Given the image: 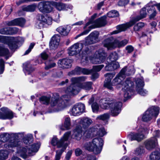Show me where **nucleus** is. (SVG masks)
Segmentation results:
<instances>
[{
    "instance_id": "obj_1",
    "label": "nucleus",
    "mask_w": 160,
    "mask_h": 160,
    "mask_svg": "<svg viewBox=\"0 0 160 160\" xmlns=\"http://www.w3.org/2000/svg\"><path fill=\"white\" fill-rule=\"evenodd\" d=\"M126 68L125 67L121 70L113 80L112 83L114 85L117 86L118 88L122 87V90L124 92V97L128 99L131 98L132 95V88L133 86V83L130 78H127L124 82L122 81L125 77Z\"/></svg>"
},
{
    "instance_id": "obj_2",
    "label": "nucleus",
    "mask_w": 160,
    "mask_h": 160,
    "mask_svg": "<svg viewBox=\"0 0 160 160\" xmlns=\"http://www.w3.org/2000/svg\"><path fill=\"white\" fill-rule=\"evenodd\" d=\"M69 98L68 95H64L62 96L61 99H59L57 94H53L50 102L51 107L52 109L51 112L58 111L65 108Z\"/></svg>"
},
{
    "instance_id": "obj_3",
    "label": "nucleus",
    "mask_w": 160,
    "mask_h": 160,
    "mask_svg": "<svg viewBox=\"0 0 160 160\" xmlns=\"http://www.w3.org/2000/svg\"><path fill=\"white\" fill-rule=\"evenodd\" d=\"M101 107L105 109H110L112 116H115L118 115L121 111V108L122 106V103L118 102L114 100H111L104 99L101 100Z\"/></svg>"
},
{
    "instance_id": "obj_4",
    "label": "nucleus",
    "mask_w": 160,
    "mask_h": 160,
    "mask_svg": "<svg viewBox=\"0 0 160 160\" xmlns=\"http://www.w3.org/2000/svg\"><path fill=\"white\" fill-rule=\"evenodd\" d=\"M40 146L39 142L34 143L26 147H20L17 149V153L24 158L28 156H32L38 152Z\"/></svg>"
},
{
    "instance_id": "obj_5",
    "label": "nucleus",
    "mask_w": 160,
    "mask_h": 160,
    "mask_svg": "<svg viewBox=\"0 0 160 160\" xmlns=\"http://www.w3.org/2000/svg\"><path fill=\"white\" fill-rule=\"evenodd\" d=\"M103 141L101 138H95L91 142L85 143L84 147L88 151L93 152L95 154L100 153L103 145Z\"/></svg>"
},
{
    "instance_id": "obj_6",
    "label": "nucleus",
    "mask_w": 160,
    "mask_h": 160,
    "mask_svg": "<svg viewBox=\"0 0 160 160\" xmlns=\"http://www.w3.org/2000/svg\"><path fill=\"white\" fill-rule=\"evenodd\" d=\"M86 79V77L85 76L72 78L71 79L72 84L65 90V92L70 95L77 94L79 91V87L76 84L85 81Z\"/></svg>"
},
{
    "instance_id": "obj_7",
    "label": "nucleus",
    "mask_w": 160,
    "mask_h": 160,
    "mask_svg": "<svg viewBox=\"0 0 160 160\" xmlns=\"http://www.w3.org/2000/svg\"><path fill=\"white\" fill-rule=\"evenodd\" d=\"M24 134V132L11 133V138L9 140L8 144H5V147L9 149H10V148L15 147H17V148L19 147H21L20 145L22 142L20 140L23 138Z\"/></svg>"
},
{
    "instance_id": "obj_8",
    "label": "nucleus",
    "mask_w": 160,
    "mask_h": 160,
    "mask_svg": "<svg viewBox=\"0 0 160 160\" xmlns=\"http://www.w3.org/2000/svg\"><path fill=\"white\" fill-rule=\"evenodd\" d=\"M112 37H110L105 40L103 42L104 46L106 47L108 49H112L116 47L120 48L126 45L128 41L127 39H124L120 41L118 39L113 40Z\"/></svg>"
},
{
    "instance_id": "obj_9",
    "label": "nucleus",
    "mask_w": 160,
    "mask_h": 160,
    "mask_svg": "<svg viewBox=\"0 0 160 160\" xmlns=\"http://www.w3.org/2000/svg\"><path fill=\"white\" fill-rule=\"evenodd\" d=\"M148 128L144 125H142L138 129V132H131L128 136V138L130 140H136L140 141L144 138V134L148 132Z\"/></svg>"
},
{
    "instance_id": "obj_10",
    "label": "nucleus",
    "mask_w": 160,
    "mask_h": 160,
    "mask_svg": "<svg viewBox=\"0 0 160 160\" xmlns=\"http://www.w3.org/2000/svg\"><path fill=\"white\" fill-rule=\"evenodd\" d=\"M160 109L159 107L152 106L146 111L142 117V120L144 122L150 121L152 118H156L158 116Z\"/></svg>"
},
{
    "instance_id": "obj_11",
    "label": "nucleus",
    "mask_w": 160,
    "mask_h": 160,
    "mask_svg": "<svg viewBox=\"0 0 160 160\" xmlns=\"http://www.w3.org/2000/svg\"><path fill=\"white\" fill-rule=\"evenodd\" d=\"M106 23V16H102L97 19L94 22V26H93L92 25L89 26L88 27V29L84 30L77 36L75 38L76 39L81 36L87 34L92 28H94L95 27H100L104 26Z\"/></svg>"
},
{
    "instance_id": "obj_12",
    "label": "nucleus",
    "mask_w": 160,
    "mask_h": 160,
    "mask_svg": "<svg viewBox=\"0 0 160 160\" xmlns=\"http://www.w3.org/2000/svg\"><path fill=\"white\" fill-rule=\"evenodd\" d=\"M71 134V132L68 131L66 132L60 141H58L56 136H54L52 139L51 143L53 146L57 145L58 148L66 147L67 144L65 142L68 139Z\"/></svg>"
},
{
    "instance_id": "obj_13",
    "label": "nucleus",
    "mask_w": 160,
    "mask_h": 160,
    "mask_svg": "<svg viewBox=\"0 0 160 160\" xmlns=\"http://www.w3.org/2000/svg\"><path fill=\"white\" fill-rule=\"evenodd\" d=\"M107 55L102 49L97 51L92 57L90 58L91 62L93 63L97 64L103 62Z\"/></svg>"
},
{
    "instance_id": "obj_14",
    "label": "nucleus",
    "mask_w": 160,
    "mask_h": 160,
    "mask_svg": "<svg viewBox=\"0 0 160 160\" xmlns=\"http://www.w3.org/2000/svg\"><path fill=\"white\" fill-rule=\"evenodd\" d=\"M54 1H43L39 2L38 8L39 11L42 13H49L53 10Z\"/></svg>"
},
{
    "instance_id": "obj_15",
    "label": "nucleus",
    "mask_w": 160,
    "mask_h": 160,
    "mask_svg": "<svg viewBox=\"0 0 160 160\" xmlns=\"http://www.w3.org/2000/svg\"><path fill=\"white\" fill-rule=\"evenodd\" d=\"M154 6H156L158 10L160 11V3H156L155 1H151L146 5L147 12L150 14L149 18L150 19L153 18L157 14Z\"/></svg>"
},
{
    "instance_id": "obj_16",
    "label": "nucleus",
    "mask_w": 160,
    "mask_h": 160,
    "mask_svg": "<svg viewBox=\"0 0 160 160\" xmlns=\"http://www.w3.org/2000/svg\"><path fill=\"white\" fill-rule=\"evenodd\" d=\"M83 47V44L82 43H76L70 47L68 49V53L70 56H73L80 52Z\"/></svg>"
},
{
    "instance_id": "obj_17",
    "label": "nucleus",
    "mask_w": 160,
    "mask_h": 160,
    "mask_svg": "<svg viewBox=\"0 0 160 160\" xmlns=\"http://www.w3.org/2000/svg\"><path fill=\"white\" fill-rule=\"evenodd\" d=\"M85 108V105L82 103L76 104L73 106L70 111V114L73 116H78L84 112Z\"/></svg>"
},
{
    "instance_id": "obj_18",
    "label": "nucleus",
    "mask_w": 160,
    "mask_h": 160,
    "mask_svg": "<svg viewBox=\"0 0 160 160\" xmlns=\"http://www.w3.org/2000/svg\"><path fill=\"white\" fill-rule=\"evenodd\" d=\"M10 42L8 43V45L11 50L16 49L17 48V44H22L24 41V39L21 37H13L10 38Z\"/></svg>"
},
{
    "instance_id": "obj_19",
    "label": "nucleus",
    "mask_w": 160,
    "mask_h": 160,
    "mask_svg": "<svg viewBox=\"0 0 160 160\" xmlns=\"http://www.w3.org/2000/svg\"><path fill=\"white\" fill-rule=\"evenodd\" d=\"M97 130L95 128L92 127L86 130L83 134L84 136L87 138H91L93 137L98 136L100 137H103L104 135V131H102V133L97 132Z\"/></svg>"
},
{
    "instance_id": "obj_20",
    "label": "nucleus",
    "mask_w": 160,
    "mask_h": 160,
    "mask_svg": "<svg viewBox=\"0 0 160 160\" xmlns=\"http://www.w3.org/2000/svg\"><path fill=\"white\" fill-rule=\"evenodd\" d=\"M99 32L94 31L91 32L85 38V43L87 44H91L95 43L98 41Z\"/></svg>"
},
{
    "instance_id": "obj_21",
    "label": "nucleus",
    "mask_w": 160,
    "mask_h": 160,
    "mask_svg": "<svg viewBox=\"0 0 160 160\" xmlns=\"http://www.w3.org/2000/svg\"><path fill=\"white\" fill-rule=\"evenodd\" d=\"M115 74V73H108L104 75L105 80L104 82V86L110 90H113V88L111 83V81Z\"/></svg>"
},
{
    "instance_id": "obj_22",
    "label": "nucleus",
    "mask_w": 160,
    "mask_h": 160,
    "mask_svg": "<svg viewBox=\"0 0 160 160\" xmlns=\"http://www.w3.org/2000/svg\"><path fill=\"white\" fill-rule=\"evenodd\" d=\"M158 144L157 140L154 137L146 140L144 145L146 148L149 150H152L155 148Z\"/></svg>"
},
{
    "instance_id": "obj_23",
    "label": "nucleus",
    "mask_w": 160,
    "mask_h": 160,
    "mask_svg": "<svg viewBox=\"0 0 160 160\" xmlns=\"http://www.w3.org/2000/svg\"><path fill=\"white\" fill-rule=\"evenodd\" d=\"M134 23H135V22L132 20L128 23L119 25L117 26L118 30L113 31L112 33V34H117L121 31H124L128 28L133 25Z\"/></svg>"
},
{
    "instance_id": "obj_24",
    "label": "nucleus",
    "mask_w": 160,
    "mask_h": 160,
    "mask_svg": "<svg viewBox=\"0 0 160 160\" xmlns=\"http://www.w3.org/2000/svg\"><path fill=\"white\" fill-rule=\"evenodd\" d=\"M60 40V37L59 35L57 34L53 36L49 43L50 49L51 50L56 49L59 45Z\"/></svg>"
},
{
    "instance_id": "obj_25",
    "label": "nucleus",
    "mask_w": 160,
    "mask_h": 160,
    "mask_svg": "<svg viewBox=\"0 0 160 160\" xmlns=\"http://www.w3.org/2000/svg\"><path fill=\"white\" fill-rule=\"evenodd\" d=\"M2 112V119H10L13 117V114L11 111L6 107H3L0 109Z\"/></svg>"
},
{
    "instance_id": "obj_26",
    "label": "nucleus",
    "mask_w": 160,
    "mask_h": 160,
    "mask_svg": "<svg viewBox=\"0 0 160 160\" xmlns=\"http://www.w3.org/2000/svg\"><path fill=\"white\" fill-rule=\"evenodd\" d=\"M11 133H8L4 132L0 135V143L2 145V147H3V145H2V143H4L6 142H7L6 143H4V148H6L5 147V144H8L9 140L11 138Z\"/></svg>"
},
{
    "instance_id": "obj_27",
    "label": "nucleus",
    "mask_w": 160,
    "mask_h": 160,
    "mask_svg": "<svg viewBox=\"0 0 160 160\" xmlns=\"http://www.w3.org/2000/svg\"><path fill=\"white\" fill-rule=\"evenodd\" d=\"M25 22V19L22 18H17L6 22L8 26H23Z\"/></svg>"
},
{
    "instance_id": "obj_28",
    "label": "nucleus",
    "mask_w": 160,
    "mask_h": 160,
    "mask_svg": "<svg viewBox=\"0 0 160 160\" xmlns=\"http://www.w3.org/2000/svg\"><path fill=\"white\" fill-rule=\"evenodd\" d=\"M54 7L59 11L67 10L68 8L71 9L72 6L71 5H66L61 2H54Z\"/></svg>"
},
{
    "instance_id": "obj_29",
    "label": "nucleus",
    "mask_w": 160,
    "mask_h": 160,
    "mask_svg": "<svg viewBox=\"0 0 160 160\" xmlns=\"http://www.w3.org/2000/svg\"><path fill=\"white\" fill-rule=\"evenodd\" d=\"M71 61L67 58L59 60L58 62V66L63 68H68L71 66Z\"/></svg>"
},
{
    "instance_id": "obj_30",
    "label": "nucleus",
    "mask_w": 160,
    "mask_h": 160,
    "mask_svg": "<svg viewBox=\"0 0 160 160\" xmlns=\"http://www.w3.org/2000/svg\"><path fill=\"white\" fill-rule=\"evenodd\" d=\"M38 19L39 20L45 24V26L47 27L48 25H51L52 23V18L51 17L48 15L45 16L40 15L39 16Z\"/></svg>"
},
{
    "instance_id": "obj_31",
    "label": "nucleus",
    "mask_w": 160,
    "mask_h": 160,
    "mask_svg": "<svg viewBox=\"0 0 160 160\" xmlns=\"http://www.w3.org/2000/svg\"><path fill=\"white\" fill-rule=\"evenodd\" d=\"M147 8L146 5L145 7L142 8L140 12L139 15L137 16L132 19L135 22V23L142 19L146 17L147 15V12L146 11V10H147Z\"/></svg>"
},
{
    "instance_id": "obj_32",
    "label": "nucleus",
    "mask_w": 160,
    "mask_h": 160,
    "mask_svg": "<svg viewBox=\"0 0 160 160\" xmlns=\"http://www.w3.org/2000/svg\"><path fill=\"white\" fill-rule=\"evenodd\" d=\"M82 130L81 126H77L73 130V136L77 140H79L82 136Z\"/></svg>"
},
{
    "instance_id": "obj_33",
    "label": "nucleus",
    "mask_w": 160,
    "mask_h": 160,
    "mask_svg": "<svg viewBox=\"0 0 160 160\" xmlns=\"http://www.w3.org/2000/svg\"><path fill=\"white\" fill-rule=\"evenodd\" d=\"M92 122V120L88 118H82L79 121L80 124L82 125L84 128L88 127Z\"/></svg>"
},
{
    "instance_id": "obj_34",
    "label": "nucleus",
    "mask_w": 160,
    "mask_h": 160,
    "mask_svg": "<svg viewBox=\"0 0 160 160\" xmlns=\"http://www.w3.org/2000/svg\"><path fill=\"white\" fill-rule=\"evenodd\" d=\"M57 31L63 36L67 35L70 31L69 28L66 26H61L58 28Z\"/></svg>"
},
{
    "instance_id": "obj_35",
    "label": "nucleus",
    "mask_w": 160,
    "mask_h": 160,
    "mask_svg": "<svg viewBox=\"0 0 160 160\" xmlns=\"http://www.w3.org/2000/svg\"><path fill=\"white\" fill-rule=\"evenodd\" d=\"M135 83L136 90H138L139 89L143 88L144 85L143 78L141 77L137 78L135 80Z\"/></svg>"
},
{
    "instance_id": "obj_36",
    "label": "nucleus",
    "mask_w": 160,
    "mask_h": 160,
    "mask_svg": "<svg viewBox=\"0 0 160 160\" xmlns=\"http://www.w3.org/2000/svg\"><path fill=\"white\" fill-rule=\"evenodd\" d=\"M23 66V70L26 75L29 74L31 72L34 70V69L32 68L31 65L28 62H25Z\"/></svg>"
},
{
    "instance_id": "obj_37",
    "label": "nucleus",
    "mask_w": 160,
    "mask_h": 160,
    "mask_svg": "<svg viewBox=\"0 0 160 160\" xmlns=\"http://www.w3.org/2000/svg\"><path fill=\"white\" fill-rule=\"evenodd\" d=\"M92 83L91 82H85L79 85V88L83 89L89 91L92 89Z\"/></svg>"
},
{
    "instance_id": "obj_38",
    "label": "nucleus",
    "mask_w": 160,
    "mask_h": 160,
    "mask_svg": "<svg viewBox=\"0 0 160 160\" xmlns=\"http://www.w3.org/2000/svg\"><path fill=\"white\" fill-rule=\"evenodd\" d=\"M70 119L69 117H67L65 118L64 126H60V128L62 130H68L70 129Z\"/></svg>"
},
{
    "instance_id": "obj_39",
    "label": "nucleus",
    "mask_w": 160,
    "mask_h": 160,
    "mask_svg": "<svg viewBox=\"0 0 160 160\" xmlns=\"http://www.w3.org/2000/svg\"><path fill=\"white\" fill-rule=\"evenodd\" d=\"M145 152V149L144 146H139L134 150V154L137 156H141L144 154Z\"/></svg>"
},
{
    "instance_id": "obj_40",
    "label": "nucleus",
    "mask_w": 160,
    "mask_h": 160,
    "mask_svg": "<svg viewBox=\"0 0 160 160\" xmlns=\"http://www.w3.org/2000/svg\"><path fill=\"white\" fill-rule=\"evenodd\" d=\"M149 158L151 160H159L160 159V151L156 150L150 154Z\"/></svg>"
},
{
    "instance_id": "obj_41",
    "label": "nucleus",
    "mask_w": 160,
    "mask_h": 160,
    "mask_svg": "<svg viewBox=\"0 0 160 160\" xmlns=\"http://www.w3.org/2000/svg\"><path fill=\"white\" fill-rule=\"evenodd\" d=\"M9 54L8 50L4 47H0V56H6V59Z\"/></svg>"
},
{
    "instance_id": "obj_42",
    "label": "nucleus",
    "mask_w": 160,
    "mask_h": 160,
    "mask_svg": "<svg viewBox=\"0 0 160 160\" xmlns=\"http://www.w3.org/2000/svg\"><path fill=\"white\" fill-rule=\"evenodd\" d=\"M23 140L24 143L25 144H30L33 141L32 136L30 134H28L23 137Z\"/></svg>"
},
{
    "instance_id": "obj_43",
    "label": "nucleus",
    "mask_w": 160,
    "mask_h": 160,
    "mask_svg": "<svg viewBox=\"0 0 160 160\" xmlns=\"http://www.w3.org/2000/svg\"><path fill=\"white\" fill-rule=\"evenodd\" d=\"M90 52L91 51L88 47L86 45H85L84 46H83V47L80 52V55L82 57H83L90 54Z\"/></svg>"
},
{
    "instance_id": "obj_44",
    "label": "nucleus",
    "mask_w": 160,
    "mask_h": 160,
    "mask_svg": "<svg viewBox=\"0 0 160 160\" xmlns=\"http://www.w3.org/2000/svg\"><path fill=\"white\" fill-rule=\"evenodd\" d=\"M50 99V96H43L40 98L39 100L41 103L47 105L49 104Z\"/></svg>"
},
{
    "instance_id": "obj_45",
    "label": "nucleus",
    "mask_w": 160,
    "mask_h": 160,
    "mask_svg": "<svg viewBox=\"0 0 160 160\" xmlns=\"http://www.w3.org/2000/svg\"><path fill=\"white\" fill-rule=\"evenodd\" d=\"M82 68L80 67H77L73 70L68 73L69 76L79 75L82 74Z\"/></svg>"
},
{
    "instance_id": "obj_46",
    "label": "nucleus",
    "mask_w": 160,
    "mask_h": 160,
    "mask_svg": "<svg viewBox=\"0 0 160 160\" xmlns=\"http://www.w3.org/2000/svg\"><path fill=\"white\" fill-rule=\"evenodd\" d=\"M9 152L7 150H0V160L6 159L8 157Z\"/></svg>"
},
{
    "instance_id": "obj_47",
    "label": "nucleus",
    "mask_w": 160,
    "mask_h": 160,
    "mask_svg": "<svg viewBox=\"0 0 160 160\" xmlns=\"http://www.w3.org/2000/svg\"><path fill=\"white\" fill-rule=\"evenodd\" d=\"M144 26V23L142 22H140L136 24L133 27L134 30L137 31L140 30Z\"/></svg>"
},
{
    "instance_id": "obj_48",
    "label": "nucleus",
    "mask_w": 160,
    "mask_h": 160,
    "mask_svg": "<svg viewBox=\"0 0 160 160\" xmlns=\"http://www.w3.org/2000/svg\"><path fill=\"white\" fill-rule=\"evenodd\" d=\"M81 160H96V158L94 156L87 154L83 155L82 159Z\"/></svg>"
},
{
    "instance_id": "obj_49",
    "label": "nucleus",
    "mask_w": 160,
    "mask_h": 160,
    "mask_svg": "<svg viewBox=\"0 0 160 160\" xmlns=\"http://www.w3.org/2000/svg\"><path fill=\"white\" fill-rule=\"evenodd\" d=\"M118 15L119 13L118 12L115 10H112L107 13L108 16L110 18L118 17Z\"/></svg>"
},
{
    "instance_id": "obj_50",
    "label": "nucleus",
    "mask_w": 160,
    "mask_h": 160,
    "mask_svg": "<svg viewBox=\"0 0 160 160\" xmlns=\"http://www.w3.org/2000/svg\"><path fill=\"white\" fill-rule=\"evenodd\" d=\"M66 147L62 148V149L59 151H56V154L55 156V160H59L61 156L64 151L66 149Z\"/></svg>"
},
{
    "instance_id": "obj_51",
    "label": "nucleus",
    "mask_w": 160,
    "mask_h": 160,
    "mask_svg": "<svg viewBox=\"0 0 160 160\" xmlns=\"http://www.w3.org/2000/svg\"><path fill=\"white\" fill-rule=\"evenodd\" d=\"M97 15V13H95L91 16L90 19L89 20L88 22L86 23L85 26L83 28L84 29H85L86 28L87 26H88L91 24L93 23L94 24V22H93V21L94 19L96 17Z\"/></svg>"
},
{
    "instance_id": "obj_52",
    "label": "nucleus",
    "mask_w": 160,
    "mask_h": 160,
    "mask_svg": "<svg viewBox=\"0 0 160 160\" xmlns=\"http://www.w3.org/2000/svg\"><path fill=\"white\" fill-rule=\"evenodd\" d=\"M104 65L101 64L98 65L94 66L93 67L92 71L95 72H99L100 71L101 69L103 68Z\"/></svg>"
},
{
    "instance_id": "obj_53",
    "label": "nucleus",
    "mask_w": 160,
    "mask_h": 160,
    "mask_svg": "<svg viewBox=\"0 0 160 160\" xmlns=\"http://www.w3.org/2000/svg\"><path fill=\"white\" fill-rule=\"evenodd\" d=\"M46 67L45 68L46 70H48L49 68H53L56 66V63L54 62H50L49 63L48 62H46L45 63Z\"/></svg>"
},
{
    "instance_id": "obj_54",
    "label": "nucleus",
    "mask_w": 160,
    "mask_h": 160,
    "mask_svg": "<svg viewBox=\"0 0 160 160\" xmlns=\"http://www.w3.org/2000/svg\"><path fill=\"white\" fill-rule=\"evenodd\" d=\"M109 58L111 62L116 61L118 59V56L115 52H114L110 54Z\"/></svg>"
},
{
    "instance_id": "obj_55",
    "label": "nucleus",
    "mask_w": 160,
    "mask_h": 160,
    "mask_svg": "<svg viewBox=\"0 0 160 160\" xmlns=\"http://www.w3.org/2000/svg\"><path fill=\"white\" fill-rule=\"evenodd\" d=\"M136 91L139 94L142 96H145L148 94V91L146 89H144L143 88Z\"/></svg>"
},
{
    "instance_id": "obj_56",
    "label": "nucleus",
    "mask_w": 160,
    "mask_h": 160,
    "mask_svg": "<svg viewBox=\"0 0 160 160\" xmlns=\"http://www.w3.org/2000/svg\"><path fill=\"white\" fill-rule=\"evenodd\" d=\"M8 31L9 32V34L12 35L17 33L18 31V29L15 27L8 28Z\"/></svg>"
},
{
    "instance_id": "obj_57",
    "label": "nucleus",
    "mask_w": 160,
    "mask_h": 160,
    "mask_svg": "<svg viewBox=\"0 0 160 160\" xmlns=\"http://www.w3.org/2000/svg\"><path fill=\"white\" fill-rule=\"evenodd\" d=\"M35 26L37 28L40 29L47 27V26H45V24H44L43 22L40 21V20L37 22Z\"/></svg>"
},
{
    "instance_id": "obj_58",
    "label": "nucleus",
    "mask_w": 160,
    "mask_h": 160,
    "mask_svg": "<svg viewBox=\"0 0 160 160\" xmlns=\"http://www.w3.org/2000/svg\"><path fill=\"white\" fill-rule=\"evenodd\" d=\"M4 62L2 59L0 60V74L3 73L4 70Z\"/></svg>"
},
{
    "instance_id": "obj_59",
    "label": "nucleus",
    "mask_w": 160,
    "mask_h": 160,
    "mask_svg": "<svg viewBox=\"0 0 160 160\" xmlns=\"http://www.w3.org/2000/svg\"><path fill=\"white\" fill-rule=\"evenodd\" d=\"M109 118V115L108 113H105L98 116L97 118L102 120H106L108 119Z\"/></svg>"
},
{
    "instance_id": "obj_60",
    "label": "nucleus",
    "mask_w": 160,
    "mask_h": 160,
    "mask_svg": "<svg viewBox=\"0 0 160 160\" xmlns=\"http://www.w3.org/2000/svg\"><path fill=\"white\" fill-rule=\"evenodd\" d=\"M92 108L93 112H96L98 111L99 106L97 103L94 102L92 104Z\"/></svg>"
},
{
    "instance_id": "obj_61",
    "label": "nucleus",
    "mask_w": 160,
    "mask_h": 160,
    "mask_svg": "<svg viewBox=\"0 0 160 160\" xmlns=\"http://www.w3.org/2000/svg\"><path fill=\"white\" fill-rule=\"evenodd\" d=\"M35 9V7L32 5L28 6L24 8V10L28 12H33Z\"/></svg>"
},
{
    "instance_id": "obj_62",
    "label": "nucleus",
    "mask_w": 160,
    "mask_h": 160,
    "mask_svg": "<svg viewBox=\"0 0 160 160\" xmlns=\"http://www.w3.org/2000/svg\"><path fill=\"white\" fill-rule=\"evenodd\" d=\"M105 69L107 71H111L114 70L112 62L105 66Z\"/></svg>"
},
{
    "instance_id": "obj_63",
    "label": "nucleus",
    "mask_w": 160,
    "mask_h": 160,
    "mask_svg": "<svg viewBox=\"0 0 160 160\" xmlns=\"http://www.w3.org/2000/svg\"><path fill=\"white\" fill-rule=\"evenodd\" d=\"M34 45V43H31L29 46L28 49L26 51L24 54L27 55L31 51V50L33 48Z\"/></svg>"
},
{
    "instance_id": "obj_64",
    "label": "nucleus",
    "mask_w": 160,
    "mask_h": 160,
    "mask_svg": "<svg viewBox=\"0 0 160 160\" xmlns=\"http://www.w3.org/2000/svg\"><path fill=\"white\" fill-rule=\"evenodd\" d=\"M0 33L3 34H9L8 28L1 29L0 30Z\"/></svg>"
}]
</instances>
